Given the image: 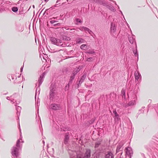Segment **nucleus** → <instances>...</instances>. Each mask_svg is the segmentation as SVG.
I'll use <instances>...</instances> for the list:
<instances>
[{
	"label": "nucleus",
	"instance_id": "1",
	"mask_svg": "<svg viewBox=\"0 0 158 158\" xmlns=\"http://www.w3.org/2000/svg\"><path fill=\"white\" fill-rule=\"evenodd\" d=\"M94 1L95 3L107 7V8L112 11H115V9L114 7L107 2V0H94Z\"/></svg>",
	"mask_w": 158,
	"mask_h": 158
},
{
	"label": "nucleus",
	"instance_id": "2",
	"mask_svg": "<svg viewBox=\"0 0 158 158\" xmlns=\"http://www.w3.org/2000/svg\"><path fill=\"white\" fill-rule=\"evenodd\" d=\"M50 40L53 44L63 47L66 46H68L69 45H67L65 42L63 43L62 41V40L54 37L51 38Z\"/></svg>",
	"mask_w": 158,
	"mask_h": 158
},
{
	"label": "nucleus",
	"instance_id": "3",
	"mask_svg": "<svg viewBox=\"0 0 158 158\" xmlns=\"http://www.w3.org/2000/svg\"><path fill=\"white\" fill-rule=\"evenodd\" d=\"M45 75V73L44 72L42 74H41L40 76V77L38 80V82L36 84V87L38 85V86L36 88L35 91V98H36L37 94H38L39 95L40 94V87L44 81V78Z\"/></svg>",
	"mask_w": 158,
	"mask_h": 158
},
{
	"label": "nucleus",
	"instance_id": "4",
	"mask_svg": "<svg viewBox=\"0 0 158 158\" xmlns=\"http://www.w3.org/2000/svg\"><path fill=\"white\" fill-rule=\"evenodd\" d=\"M22 146L20 147H17L16 146H13L11 149V153L12 155V158H17L19 157V151L20 149H21Z\"/></svg>",
	"mask_w": 158,
	"mask_h": 158
},
{
	"label": "nucleus",
	"instance_id": "5",
	"mask_svg": "<svg viewBox=\"0 0 158 158\" xmlns=\"http://www.w3.org/2000/svg\"><path fill=\"white\" fill-rule=\"evenodd\" d=\"M56 87L54 85L52 84L51 86L50 92V98L51 100H52L54 97L56 95V92L55 90Z\"/></svg>",
	"mask_w": 158,
	"mask_h": 158
},
{
	"label": "nucleus",
	"instance_id": "6",
	"mask_svg": "<svg viewBox=\"0 0 158 158\" xmlns=\"http://www.w3.org/2000/svg\"><path fill=\"white\" fill-rule=\"evenodd\" d=\"M126 155H127L130 158H131V156L133 155V151L131 148L127 147L125 149Z\"/></svg>",
	"mask_w": 158,
	"mask_h": 158
},
{
	"label": "nucleus",
	"instance_id": "7",
	"mask_svg": "<svg viewBox=\"0 0 158 158\" xmlns=\"http://www.w3.org/2000/svg\"><path fill=\"white\" fill-rule=\"evenodd\" d=\"M50 108L53 110H57L60 109V107L59 105L56 104H52L49 107Z\"/></svg>",
	"mask_w": 158,
	"mask_h": 158
},
{
	"label": "nucleus",
	"instance_id": "8",
	"mask_svg": "<svg viewBox=\"0 0 158 158\" xmlns=\"http://www.w3.org/2000/svg\"><path fill=\"white\" fill-rule=\"evenodd\" d=\"M116 27L115 26V24L114 23H112L111 24L110 27V32L111 34L114 35L116 31Z\"/></svg>",
	"mask_w": 158,
	"mask_h": 158
},
{
	"label": "nucleus",
	"instance_id": "9",
	"mask_svg": "<svg viewBox=\"0 0 158 158\" xmlns=\"http://www.w3.org/2000/svg\"><path fill=\"white\" fill-rule=\"evenodd\" d=\"M91 156V151L90 149H87L85 152V156L83 158H90Z\"/></svg>",
	"mask_w": 158,
	"mask_h": 158
},
{
	"label": "nucleus",
	"instance_id": "10",
	"mask_svg": "<svg viewBox=\"0 0 158 158\" xmlns=\"http://www.w3.org/2000/svg\"><path fill=\"white\" fill-rule=\"evenodd\" d=\"M105 158H114V155L110 152H107L105 155Z\"/></svg>",
	"mask_w": 158,
	"mask_h": 158
},
{
	"label": "nucleus",
	"instance_id": "11",
	"mask_svg": "<svg viewBox=\"0 0 158 158\" xmlns=\"http://www.w3.org/2000/svg\"><path fill=\"white\" fill-rule=\"evenodd\" d=\"M136 93L137 92L135 93V94L134 95V96H133L134 97L133 100H132L131 101L129 102V105H134L136 104V96L135 93Z\"/></svg>",
	"mask_w": 158,
	"mask_h": 158
},
{
	"label": "nucleus",
	"instance_id": "12",
	"mask_svg": "<svg viewBox=\"0 0 158 158\" xmlns=\"http://www.w3.org/2000/svg\"><path fill=\"white\" fill-rule=\"evenodd\" d=\"M22 135H20L19 139H18L16 143V146L17 147H20V146H22V144H20V143L22 142V143L24 142V141L22 140Z\"/></svg>",
	"mask_w": 158,
	"mask_h": 158
},
{
	"label": "nucleus",
	"instance_id": "13",
	"mask_svg": "<svg viewBox=\"0 0 158 158\" xmlns=\"http://www.w3.org/2000/svg\"><path fill=\"white\" fill-rule=\"evenodd\" d=\"M135 78L136 80H138L139 79L141 78V76L138 71H136L135 73Z\"/></svg>",
	"mask_w": 158,
	"mask_h": 158
},
{
	"label": "nucleus",
	"instance_id": "14",
	"mask_svg": "<svg viewBox=\"0 0 158 158\" xmlns=\"http://www.w3.org/2000/svg\"><path fill=\"white\" fill-rule=\"evenodd\" d=\"M74 78H75V76H74L73 75L71 74V76L70 77V79L69 80L68 84V85H66L65 86L66 89V88H67V87L68 88L69 87V84H71L72 83V81H73Z\"/></svg>",
	"mask_w": 158,
	"mask_h": 158
},
{
	"label": "nucleus",
	"instance_id": "15",
	"mask_svg": "<svg viewBox=\"0 0 158 158\" xmlns=\"http://www.w3.org/2000/svg\"><path fill=\"white\" fill-rule=\"evenodd\" d=\"M69 134L68 133H66L64 137V143L65 144H66L67 143L69 140Z\"/></svg>",
	"mask_w": 158,
	"mask_h": 158
},
{
	"label": "nucleus",
	"instance_id": "16",
	"mask_svg": "<svg viewBox=\"0 0 158 158\" xmlns=\"http://www.w3.org/2000/svg\"><path fill=\"white\" fill-rule=\"evenodd\" d=\"M86 76V74L85 73H84L82 76L81 79L79 81L78 85H81L84 81V80Z\"/></svg>",
	"mask_w": 158,
	"mask_h": 158
},
{
	"label": "nucleus",
	"instance_id": "17",
	"mask_svg": "<svg viewBox=\"0 0 158 158\" xmlns=\"http://www.w3.org/2000/svg\"><path fill=\"white\" fill-rule=\"evenodd\" d=\"M123 145V143H119V144L117 145V147L116 150V153L120 151L121 148H122Z\"/></svg>",
	"mask_w": 158,
	"mask_h": 158
},
{
	"label": "nucleus",
	"instance_id": "18",
	"mask_svg": "<svg viewBox=\"0 0 158 158\" xmlns=\"http://www.w3.org/2000/svg\"><path fill=\"white\" fill-rule=\"evenodd\" d=\"M114 118L115 123L117 124H118L119 121L120 120L119 114L115 116L114 117Z\"/></svg>",
	"mask_w": 158,
	"mask_h": 158
},
{
	"label": "nucleus",
	"instance_id": "19",
	"mask_svg": "<svg viewBox=\"0 0 158 158\" xmlns=\"http://www.w3.org/2000/svg\"><path fill=\"white\" fill-rule=\"evenodd\" d=\"M76 42L77 44H81L84 42L85 40L84 39L80 38H77L76 40Z\"/></svg>",
	"mask_w": 158,
	"mask_h": 158
},
{
	"label": "nucleus",
	"instance_id": "20",
	"mask_svg": "<svg viewBox=\"0 0 158 158\" xmlns=\"http://www.w3.org/2000/svg\"><path fill=\"white\" fill-rule=\"evenodd\" d=\"M129 41L131 44H133L135 40V36L132 35L131 37H128Z\"/></svg>",
	"mask_w": 158,
	"mask_h": 158
},
{
	"label": "nucleus",
	"instance_id": "21",
	"mask_svg": "<svg viewBox=\"0 0 158 158\" xmlns=\"http://www.w3.org/2000/svg\"><path fill=\"white\" fill-rule=\"evenodd\" d=\"M135 48V50H134L133 51V52L135 56H137V58L138 59V53L137 50V46L136 45Z\"/></svg>",
	"mask_w": 158,
	"mask_h": 158
},
{
	"label": "nucleus",
	"instance_id": "22",
	"mask_svg": "<svg viewBox=\"0 0 158 158\" xmlns=\"http://www.w3.org/2000/svg\"><path fill=\"white\" fill-rule=\"evenodd\" d=\"M62 40L67 41H69L70 40V38L69 37L66 36L64 35L62 37Z\"/></svg>",
	"mask_w": 158,
	"mask_h": 158
},
{
	"label": "nucleus",
	"instance_id": "23",
	"mask_svg": "<svg viewBox=\"0 0 158 158\" xmlns=\"http://www.w3.org/2000/svg\"><path fill=\"white\" fill-rule=\"evenodd\" d=\"M87 46L86 44H82L81 45L80 48L81 49L85 50L87 49Z\"/></svg>",
	"mask_w": 158,
	"mask_h": 158
},
{
	"label": "nucleus",
	"instance_id": "24",
	"mask_svg": "<svg viewBox=\"0 0 158 158\" xmlns=\"http://www.w3.org/2000/svg\"><path fill=\"white\" fill-rule=\"evenodd\" d=\"M12 10L14 12H16L17 11L18 9L17 7H14L12 8Z\"/></svg>",
	"mask_w": 158,
	"mask_h": 158
},
{
	"label": "nucleus",
	"instance_id": "25",
	"mask_svg": "<svg viewBox=\"0 0 158 158\" xmlns=\"http://www.w3.org/2000/svg\"><path fill=\"white\" fill-rule=\"evenodd\" d=\"M87 53L90 54H93L94 53V51L93 50H90L87 52Z\"/></svg>",
	"mask_w": 158,
	"mask_h": 158
},
{
	"label": "nucleus",
	"instance_id": "26",
	"mask_svg": "<svg viewBox=\"0 0 158 158\" xmlns=\"http://www.w3.org/2000/svg\"><path fill=\"white\" fill-rule=\"evenodd\" d=\"M121 93H122V94L123 95V96H124V97H125V90H124L123 89L122 90Z\"/></svg>",
	"mask_w": 158,
	"mask_h": 158
},
{
	"label": "nucleus",
	"instance_id": "27",
	"mask_svg": "<svg viewBox=\"0 0 158 158\" xmlns=\"http://www.w3.org/2000/svg\"><path fill=\"white\" fill-rule=\"evenodd\" d=\"M12 98H14V95H11L10 97H7L6 98L8 100H10V99H12Z\"/></svg>",
	"mask_w": 158,
	"mask_h": 158
},
{
	"label": "nucleus",
	"instance_id": "28",
	"mask_svg": "<svg viewBox=\"0 0 158 158\" xmlns=\"http://www.w3.org/2000/svg\"><path fill=\"white\" fill-rule=\"evenodd\" d=\"M113 113L114 114L115 116L117 115H118L117 113L116 110L115 109H114L113 111Z\"/></svg>",
	"mask_w": 158,
	"mask_h": 158
},
{
	"label": "nucleus",
	"instance_id": "29",
	"mask_svg": "<svg viewBox=\"0 0 158 158\" xmlns=\"http://www.w3.org/2000/svg\"><path fill=\"white\" fill-rule=\"evenodd\" d=\"M85 27H81L79 29L82 31H84L85 30Z\"/></svg>",
	"mask_w": 158,
	"mask_h": 158
},
{
	"label": "nucleus",
	"instance_id": "30",
	"mask_svg": "<svg viewBox=\"0 0 158 158\" xmlns=\"http://www.w3.org/2000/svg\"><path fill=\"white\" fill-rule=\"evenodd\" d=\"M76 21L77 22H78V23H82V21L79 19H76Z\"/></svg>",
	"mask_w": 158,
	"mask_h": 158
},
{
	"label": "nucleus",
	"instance_id": "31",
	"mask_svg": "<svg viewBox=\"0 0 158 158\" xmlns=\"http://www.w3.org/2000/svg\"><path fill=\"white\" fill-rule=\"evenodd\" d=\"M61 24L60 23H58L55 24H54L53 25L54 26H60V25Z\"/></svg>",
	"mask_w": 158,
	"mask_h": 158
},
{
	"label": "nucleus",
	"instance_id": "32",
	"mask_svg": "<svg viewBox=\"0 0 158 158\" xmlns=\"http://www.w3.org/2000/svg\"><path fill=\"white\" fill-rule=\"evenodd\" d=\"M58 21H56V20H51L50 21V23H51V24H53L54 23H55L56 22H57Z\"/></svg>",
	"mask_w": 158,
	"mask_h": 158
},
{
	"label": "nucleus",
	"instance_id": "33",
	"mask_svg": "<svg viewBox=\"0 0 158 158\" xmlns=\"http://www.w3.org/2000/svg\"><path fill=\"white\" fill-rule=\"evenodd\" d=\"M85 31H87V32H88V31H90V30L88 28L86 27H85V30H84Z\"/></svg>",
	"mask_w": 158,
	"mask_h": 158
},
{
	"label": "nucleus",
	"instance_id": "34",
	"mask_svg": "<svg viewBox=\"0 0 158 158\" xmlns=\"http://www.w3.org/2000/svg\"><path fill=\"white\" fill-rule=\"evenodd\" d=\"M76 158H83V156L82 155H78L77 156Z\"/></svg>",
	"mask_w": 158,
	"mask_h": 158
},
{
	"label": "nucleus",
	"instance_id": "35",
	"mask_svg": "<svg viewBox=\"0 0 158 158\" xmlns=\"http://www.w3.org/2000/svg\"><path fill=\"white\" fill-rule=\"evenodd\" d=\"M92 59V57L87 58L86 59V60L88 61H90Z\"/></svg>",
	"mask_w": 158,
	"mask_h": 158
},
{
	"label": "nucleus",
	"instance_id": "36",
	"mask_svg": "<svg viewBox=\"0 0 158 158\" xmlns=\"http://www.w3.org/2000/svg\"><path fill=\"white\" fill-rule=\"evenodd\" d=\"M13 98H12V99H11L10 100L11 102H12L13 104H14L15 103V102L14 101V99Z\"/></svg>",
	"mask_w": 158,
	"mask_h": 158
},
{
	"label": "nucleus",
	"instance_id": "37",
	"mask_svg": "<svg viewBox=\"0 0 158 158\" xmlns=\"http://www.w3.org/2000/svg\"><path fill=\"white\" fill-rule=\"evenodd\" d=\"M77 73L75 70L74 71L73 73L71 74L72 75H73L75 76V75L77 74Z\"/></svg>",
	"mask_w": 158,
	"mask_h": 158
},
{
	"label": "nucleus",
	"instance_id": "38",
	"mask_svg": "<svg viewBox=\"0 0 158 158\" xmlns=\"http://www.w3.org/2000/svg\"><path fill=\"white\" fill-rule=\"evenodd\" d=\"M100 143H96L95 145V147L97 148L98 147L99 145H100Z\"/></svg>",
	"mask_w": 158,
	"mask_h": 158
},
{
	"label": "nucleus",
	"instance_id": "39",
	"mask_svg": "<svg viewBox=\"0 0 158 158\" xmlns=\"http://www.w3.org/2000/svg\"><path fill=\"white\" fill-rule=\"evenodd\" d=\"M48 9H46V10L44 12V15L46 14L47 15H48V13L47 12V11H48Z\"/></svg>",
	"mask_w": 158,
	"mask_h": 158
},
{
	"label": "nucleus",
	"instance_id": "40",
	"mask_svg": "<svg viewBox=\"0 0 158 158\" xmlns=\"http://www.w3.org/2000/svg\"><path fill=\"white\" fill-rule=\"evenodd\" d=\"M80 70V69L79 68H78L76 70H75V71H76V72H77V73L78 72H79Z\"/></svg>",
	"mask_w": 158,
	"mask_h": 158
},
{
	"label": "nucleus",
	"instance_id": "41",
	"mask_svg": "<svg viewBox=\"0 0 158 158\" xmlns=\"http://www.w3.org/2000/svg\"><path fill=\"white\" fill-rule=\"evenodd\" d=\"M21 109V107L20 106H18L17 107H16V109L18 110H20Z\"/></svg>",
	"mask_w": 158,
	"mask_h": 158
},
{
	"label": "nucleus",
	"instance_id": "42",
	"mask_svg": "<svg viewBox=\"0 0 158 158\" xmlns=\"http://www.w3.org/2000/svg\"><path fill=\"white\" fill-rule=\"evenodd\" d=\"M88 32H89V34H91L92 33H93L92 31L91 30H90V31H88Z\"/></svg>",
	"mask_w": 158,
	"mask_h": 158
},
{
	"label": "nucleus",
	"instance_id": "43",
	"mask_svg": "<svg viewBox=\"0 0 158 158\" xmlns=\"http://www.w3.org/2000/svg\"><path fill=\"white\" fill-rule=\"evenodd\" d=\"M62 50H61V49H60V50H58V51L56 50V51H55L54 52H59V51H62Z\"/></svg>",
	"mask_w": 158,
	"mask_h": 158
},
{
	"label": "nucleus",
	"instance_id": "44",
	"mask_svg": "<svg viewBox=\"0 0 158 158\" xmlns=\"http://www.w3.org/2000/svg\"><path fill=\"white\" fill-rule=\"evenodd\" d=\"M23 69V68L22 67L21 68V69H20V70H21V72H22V71Z\"/></svg>",
	"mask_w": 158,
	"mask_h": 158
},
{
	"label": "nucleus",
	"instance_id": "45",
	"mask_svg": "<svg viewBox=\"0 0 158 158\" xmlns=\"http://www.w3.org/2000/svg\"><path fill=\"white\" fill-rule=\"evenodd\" d=\"M120 13H121V14L123 15V13H122V11L121 10H120Z\"/></svg>",
	"mask_w": 158,
	"mask_h": 158
},
{
	"label": "nucleus",
	"instance_id": "46",
	"mask_svg": "<svg viewBox=\"0 0 158 158\" xmlns=\"http://www.w3.org/2000/svg\"><path fill=\"white\" fill-rule=\"evenodd\" d=\"M42 142H43V143L44 144L45 142H44V140H43V141H42Z\"/></svg>",
	"mask_w": 158,
	"mask_h": 158
},
{
	"label": "nucleus",
	"instance_id": "47",
	"mask_svg": "<svg viewBox=\"0 0 158 158\" xmlns=\"http://www.w3.org/2000/svg\"><path fill=\"white\" fill-rule=\"evenodd\" d=\"M56 17H53V18H52V19H56Z\"/></svg>",
	"mask_w": 158,
	"mask_h": 158
},
{
	"label": "nucleus",
	"instance_id": "48",
	"mask_svg": "<svg viewBox=\"0 0 158 158\" xmlns=\"http://www.w3.org/2000/svg\"><path fill=\"white\" fill-rule=\"evenodd\" d=\"M144 108H145V107H143L142 109H141V110H142L143 109H144Z\"/></svg>",
	"mask_w": 158,
	"mask_h": 158
},
{
	"label": "nucleus",
	"instance_id": "49",
	"mask_svg": "<svg viewBox=\"0 0 158 158\" xmlns=\"http://www.w3.org/2000/svg\"><path fill=\"white\" fill-rule=\"evenodd\" d=\"M46 2L47 1H48V0H44Z\"/></svg>",
	"mask_w": 158,
	"mask_h": 158
},
{
	"label": "nucleus",
	"instance_id": "50",
	"mask_svg": "<svg viewBox=\"0 0 158 158\" xmlns=\"http://www.w3.org/2000/svg\"><path fill=\"white\" fill-rule=\"evenodd\" d=\"M8 94V93H7V92L6 93V94H4V95H6V94Z\"/></svg>",
	"mask_w": 158,
	"mask_h": 158
},
{
	"label": "nucleus",
	"instance_id": "51",
	"mask_svg": "<svg viewBox=\"0 0 158 158\" xmlns=\"http://www.w3.org/2000/svg\"><path fill=\"white\" fill-rule=\"evenodd\" d=\"M19 113L18 112V111H17V114H18V113Z\"/></svg>",
	"mask_w": 158,
	"mask_h": 158
},
{
	"label": "nucleus",
	"instance_id": "52",
	"mask_svg": "<svg viewBox=\"0 0 158 158\" xmlns=\"http://www.w3.org/2000/svg\"><path fill=\"white\" fill-rule=\"evenodd\" d=\"M33 7L34 8V6H33Z\"/></svg>",
	"mask_w": 158,
	"mask_h": 158
},
{
	"label": "nucleus",
	"instance_id": "53",
	"mask_svg": "<svg viewBox=\"0 0 158 158\" xmlns=\"http://www.w3.org/2000/svg\"><path fill=\"white\" fill-rule=\"evenodd\" d=\"M118 8H119L118 6Z\"/></svg>",
	"mask_w": 158,
	"mask_h": 158
},
{
	"label": "nucleus",
	"instance_id": "54",
	"mask_svg": "<svg viewBox=\"0 0 158 158\" xmlns=\"http://www.w3.org/2000/svg\"><path fill=\"white\" fill-rule=\"evenodd\" d=\"M73 29H71V30H72Z\"/></svg>",
	"mask_w": 158,
	"mask_h": 158
}]
</instances>
